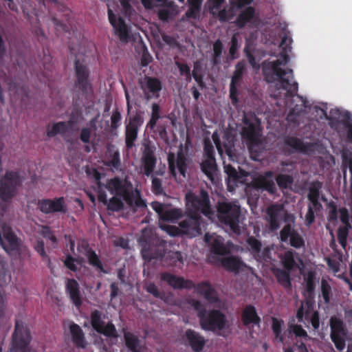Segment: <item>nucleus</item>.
<instances>
[{"label":"nucleus","mask_w":352,"mask_h":352,"mask_svg":"<svg viewBox=\"0 0 352 352\" xmlns=\"http://www.w3.org/2000/svg\"><path fill=\"white\" fill-rule=\"evenodd\" d=\"M291 43L292 39L284 35L280 44L283 52L278 58L274 60H264L261 67L263 78L267 82H278L281 87L287 91V95L292 97L297 93L298 85L294 80L293 69L285 68L290 60L288 52L291 51Z\"/></svg>","instance_id":"1"},{"label":"nucleus","mask_w":352,"mask_h":352,"mask_svg":"<svg viewBox=\"0 0 352 352\" xmlns=\"http://www.w3.org/2000/svg\"><path fill=\"white\" fill-rule=\"evenodd\" d=\"M185 198L187 206L186 218L179 222V226L184 234L195 237L201 234L204 219L200 214L211 219L214 212L211 208L209 195L204 190H201L199 195L188 192Z\"/></svg>","instance_id":"2"},{"label":"nucleus","mask_w":352,"mask_h":352,"mask_svg":"<svg viewBox=\"0 0 352 352\" xmlns=\"http://www.w3.org/2000/svg\"><path fill=\"white\" fill-rule=\"evenodd\" d=\"M189 304L197 312L201 328L204 331H221L227 325L226 315L218 309L207 310L204 304L196 299H190Z\"/></svg>","instance_id":"3"},{"label":"nucleus","mask_w":352,"mask_h":352,"mask_svg":"<svg viewBox=\"0 0 352 352\" xmlns=\"http://www.w3.org/2000/svg\"><path fill=\"white\" fill-rule=\"evenodd\" d=\"M105 188L112 195L122 197L129 207L134 212L146 208V201L141 197L138 190H130L127 183L118 177L108 179Z\"/></svg>","instance_id":"4"},{"label":"nucleus","mask_w":352,"mask_h":352,"mask_svg":"<svg viewBox=\"0 0 352 352\" xmlns=\"http://www.w3.org/2000/svg\"><path fill=\"white\" fill-rule=\"evenodd\" d=\"M217 216L219 222L229 227L234 233H240V223L244 219L240 206L232 202L219 201Z\"/></svg>","instance_id":"5"},{"label":"nucleus","mask_w":352,"mask_h":352,"mask_svg":"<svg viewBox=\"0 0 352 352\" xmlns=\"http://www.w3.org/2000/svg\"><path fill=\"white\" fill-rule=\"evenodd\" d=\"M142 255L144 260L151 261L153 259H162L165 257V263L170 266L181 267L184 264L183 255L181 252H169L166 254L165 242L162 241L158 245H149L142 250Z\"/></svg>","instance_id":"6"},{"label":"nucleus","mask_w":352,"mask_h":352,"mask_svg":"<svg viewBox=\"0 0 352 352\" xmlns=\"http://www.w3.org/2000/svg\"><path fill=\"white\" fill-rule=\"evenodd\" d=\"M22 179L16 171L7 170L0 180V208L4 212L8 203L16 195Z\"/></svg>","instance_id":"7"},{"label":"nucleus","mask_w":352,"mask_h":352,"mask_svg":"<svg viewBox=\"0 0 352 352\" xmlns=\"http://www.w3.org/2000/svg\"><path fill=\"white\" fill-rule=\"evenodd\" d=\"M242 122L243 126L241 132V137L245 140L249 150L252 151L261 142L260 122L255 116L244 113Z\"/></svg>","instance_id":"8"},{"label":"nucleus","mask_w":352,"mask_h":352,"mask_svg":"<svg viewBox=\"0 0 352 352\" xmlns=\"http://www.w3.org/2000/svg\"><path fill=\"white\" fill-rule=\"evenodd\" d=\"M32 337L29 329L23 322L16 320L12 336V352H29Z\"/></svg>","instance_id":"9"},{"label":"nucleus","mask_w":352,"mask_h":352,"mask_svg":"<svg viewBox=\"0 0 352 352\" xmlns=\"http://www.w3.org/2000/svg\"><path fill=\"white\" fill-rule=\"evenodd\" d=\"M156 147L149 140H145L142 146L141 168L146 177L154 172L157 164Z\"/></svg>","instance_id":"10"},{"label":"nucleus","mask_w":352,"mask_h":352,"mask_svg":"<svg viewBox=\"0 0 352 352\" xmlns=\"http://www.w3.org/2000/svg\"><path fill=\"white\" fill-rule=\"evenodd\" d=\"M168 163L170 173L177 181V172L179 174V180H182L187 177V169L188 168L190 161L182 148L178 151L176 158L173 153H170L168 155Z\"/></svg>","instance_id":"11"},{"label":"nucleus","mask_w":352,"mask_h":352,"mask_svg":"<svg viewBox=\"0 0 352 352\" xmlns=\"http://www.w3.org/2000/svg\"><path fill=\"white\" fill-rule=\"evenodd\" d=\"M0 244L9 254L17 253L21 248V239L14 234L12 228L0 221Z\"/></svg>","instance_id":"12"},{"label":"nucleus","mask_w":352,"mask_h":352,"mask_svg":"<svg viewBox=\"0 0 352 352\" xmlns=\"http://www.w3.org/2000/svg\"><path fill=\"white\" fill-rule=\"evenodd\" d=\"M331 341L338 351H342L345 348V340L347 330L343 320L337 317L332 316L329 321Z\"/></svg>","instance_id":"13"},{"label":"nucleus","mask_w":352,"mask_h":352,"mask_svg":"<svg viewBox=\"0 0 352 352\" xmlns=\"http://www.w3.org/2000/svg\"><path fill=\"white\" fill-rule=\"evenodd\" d=\"M90 321L92 328L98 333L107 338H118V334L115 325L109 322L106 325L102 318V313L98 309L91 311Z\"/></svg>","instance_id":"14"},{"label":"nucleus","mask_w":352,"mask_h":352,"mask_svg":"<svg viewBox=\"0 0 352 352\" xmlns=\"http://www.w3.org/2000/svg\"><path fill=\"white\" fill-rule=\"evenodd\" d=\"M75 69V87L80 91L84 96L92 91V85L89 80V70L87 65L80 63L79 60L74 62Z\"/></svg>","instance_id":"15"},{"label":"nucleus","mask_w":352,"mask_h":352,"mask_svg":"<svg viewBox=\"0 0 352 352\" xmlns=\"http://www.w3.org/2000/svg\"><path fill=\"white\" fill-rule=\"evenodd\" d=\"M144 118L136 113L129 119L125 126L124 140L126 150L129 151L135 146V142L138 139L139 128L143 124Z\"/></svg>","instance_id":"16"},{"label":"nucleus","mask_w":352,"mask_h":352,"mask_svg":"<svg viewBox=\"0 0 352 352\" xmlns=\"http://www.w3.org/2000/svg\"><path fill=\"white\" fill-rule=\"evenodd\" d=\"M140 87L144 94V99L150 100L160 98L163 85L159 78L145 76L143 80L140 82Z\"/></svg>","instance_id":"17"},{"label":"nucleus","mask_w":352,"mask_h":352,"mask_svg":"<svg viewBox=\"0 0 352 352\" xmlns=\"http://www.w3.org/2000/svg\"><path fill=\"white\" fill-rule=\"evenodd\" d=\"M37 208L45 214L56 212L65 214L67 212V207L63 197L38 199Z\"/></svg>","instance_id":"18"},{"label":"nucleus","mask_w":352,"mask_h":352,"mask_svg":"<svg viewBox=\"0 0 352 352\" xmlns=\"http://www.w3.org/2000/svg\"><path fill=\"white\" fill-rule=\"evenodd\" d=\"M280 239L282 242L289 241V245L296 249L305 246V240L301 234L290 223L286 224L280 232Z\"/></svg>","instance_id":"19"},{"label":"nucleus","mask_w":352,"mask_h":352,"mask_svg":"<svg viewBox=\"0 0 352 352\" xmlns=\"http://www.w3.org/2000/svg\"><path fill=\"white\" fill-rule=\"evenodd\" d=\"M245 72V63L243 61L237 63L235 65V70L233 73L230 85V98L233 105H236L239 102V91L237 89V86L240 85Z\"/></svg>","instance_id":"20"},{"label":"nucleus","mask_w":352,"mask_h":352,"mask_svg":"<svg viewBox=\"0 0 352 352\" xmlns=\"http://www.w3.org/2000/svg\"><path fill=\"white\" fill-rule=\"evenodd\" d=\"M108 17L111 25L114 29L115 34L118 37L119 40L122 43H128L129 32L125 21L122 17H119L117 20L116 16L110 8H108Z\"/></svg>","instance_id":"21"},{"label":"nucleus","mask_w":352,"mask_h":352,"mask_svg":"<svg viewBox=\"0 0 352 352\" xmlns=\"http://www.w3.org/2000/svg\"><path fill=\"white\" fill-rule=\"evenodd\" d=\"M204 241L206 243L210 245V251L212 253L219 255L226 256L230 253V249L228 245L224 243V239L221 236H212L209 233L204 235Z\"/></svg>","instance_id":"22"},{"label":"nucleus","mask_w":352,"mask_h":352,"mask_svg":"<svg viewBox=\"0 0 352 352\" xmlns=\"http://www.w3.org/2000/svg\"><path fill=\"white\" fill-rule=\"evenodd\" d=\"M162 280L167 283L174 289H191L195 287V283L191 280H186L183 277L177 276L169 272H162L160 274Z\"/></svg>","instance_id":"23"},{"label":"nucleus","mask_w":352,"mask_h":352,"mask_svg":"<svg viewBox=\"0 0 352 352\" xmlns=\"http://www.w3.org/2000/svg\"><path fill=\"white\" fill-rule=\"evenodd\" d=\"M241 322L243 325L248 329L254 326L260 327L261 318L254 305H248L244 307L241 313Z\"/></svg>","instance_id":"24"},{"label":"nucleus","mask_w":352,"mask_h":352,"mask_svg":"<svg viewBox=\"0 0 352 352\" xmlns=\"http://www.w3.org/2000/svg\"><path fill=\"white\" fill-rule=\"evenodd\" d=\"M192 289H195L198 294L203 296L210 303H217L219 301L217 291L208 281H201L195 284Z\"/></svg>","instance_id":"25"},{"label":"nucleus","mask_w":352,"mask_h":352,"mask_svg":"<svg viewBox=\"0 0 352 352\" xmlns=\"http://www.w3.org/2000/svg\"><path fill=\"white\" fill-rule=\"evenodd\" d=\"M184 338L194 352H201L203 351L206 340L199 332L188 329L185 331Z\"/></svg>","instance_id":"26"},{"label":"nucleus","mask_w":352,"mask_h":352,"mask_svg":"<svg viewBox=\"0 0 352 352\" xmlns=\"http://www.w3.org/2000/svg\"><path fill=\"white\" fill-rule=\"evenodd\" d=\"M283 151L290 155L294 153H305L308 151L309 146L304 142L296 137L287 136L283 141Z\"/></svg>","instance_id":"27"},{"label":"nucleus","mask_w":352,"mask_h":352,"mask_svg":"<svg viewBox=\"0 0 352 352\" xmlns=\"http://www.w3.org/2000/svg\"><path fill=\"white\" fill-rule=\"evenodd\" d=\"M274 176V173L271 170L265 172L263 175L259 176L254 179L253 184L255 188L266 190L268 192L273 194L275 192L276 188V184L272 179Z\"/></svg>","instance_id":"28"},{"label":"nucleus","mask_w":352,"mask_h":352,"mask_svg":"<svg viewBox=\"0 0 352 352\" xmlns=\"http://www.w3.org/2000/svg\"><path fill=\"white\" fill-rule=\"evenodd\" d=\"M69 330L72 341L78 349H86L87 342L85 335L82 328L77 324L72 322L69 324Z\"/></svg>","instance_id":"29"},{"label":"nucleus","mask_w":352,"mask_h":352,"mask_svg":"<svg viewBox=\"0 0 352 352\" xmlns=\"http://www.w3.org/2000/svg\"><path fill=\"white\" fill-rule=\"evenodd\" d=\"M65 290L74 305L77 308H79L82 305V302L78 283L75 279L67 278Z\"/></svg>","instance_id":"30"},{"label":"nucleus","mask_w":352,"mask_h":352,"mask_svg":"<svg viewBox=\"0 0 352 352\" xmlns=\"http://www.w3.org/2000/svg\"><path fill=\"white\" fill-rule=\"evenodd\" d=\"M283 207L278 205H272L267 209V221L270 229L276 231L280 228V220L282 217Z\"/></svg>","instance_id":"31"},{"label":"nucleus","mask_w":352,"mask_h":352,"mask_svg":"<svg viewBox=\"0 0 352 352\" xmlns=\"http://www.w3.org/2000/svg\"><path fill=\"white\" fill-rule=\"evenodd\" d=\"M314 296L307 295L306 297L305 302L301 303L300 307L298 309L296 312V318L298 322H303L306 324V322L304 321V318L306 320H309L310 314L314 311Z\"/></svg>","instance_id":"32"},{"label":"nucleus","mask_w":352,"mask_h":352,"mask_svg":"<svg viewBox=\"0 0 352 352\" xmlns=\"http://www.w3.org/2000/svg\"><path fill=\"white\" fill-rule=\"evenodd\" d=\"M222 266L228 271L238 274L245 266L242 259L238 256H229L221 260Z\"/></svg>","instance_id":"33"},{"label":"nucleus","mask_w":352,"mask_h":352,"mask_svg":"<svg viewBox=\"0 0 352 352\" xmlns=\"http://www.w3.org/2000/svg\"><path fill=\"white\" fill-rule=\"evenodd\" d=\"M124 344L131 352H142L143 346L141 340L133 333L123 329Z\"/></svg>","instance_id":"34"},{"label":"nucleus","mask_w":352,"mask_h":352,"mask_svg":"<svg viewBox=\"0 0 352 352\" xmlns=\"http://www.w3.org/2000/svg\"><path fill=\"white\" fill-rule=\"evenodd\" d=\"M70 128L71 127L68 125L67 123H66V122H58L54 123L52 126L50 125L47 126V135L49 138H52L58 134H60L67 142L72 143V141L70 139H67L65 138V133L69 131Z\"/></svg>","instance_id":"35"},{"label":"nucleus","mask_w":352,"mask_h":352,"mask_svg":"<svg viewBox=\"0 0 352 352\" xmlns=\"http://www.w3.org/2000/svg\"><path fill=\"white\" fill-rule=\"evenodd\" d=\"M273 274L275 276L277 282L285 289L292 287L290 271L287 270L276 268L273 270Z\"/></svg>","instance_id":"36"},{"label":"nucleus","mask_w":352,"mask_h":352,"mask_svg":"<svg viewBox=\"0 0 352 352\" xmlns=\"http://www.w3.org/2000/svg\"><path fill=\"white\" fill-rule=\"evenodd\" d=\"M201 171L210 180H213V176L217 169L215 158H205L200 164Z\"/></svg>","instance_id":"37"},{"label":"nucleus","mask_w":352,"mask_h":352,"mask_svg":"<svg viewBox=\"0 0 352 352\" xmlns=\"http://www.w3.org/2000/svg\"><path fill=\"white\" fill-rule=\"evenodd\" d=\"M255 14V9L249 6L242 11L236 19V23L239 28H243L248 22L252 21Z\"/></svg>","instance_id":"38"},{"label":"nucleus","mask_w":352,"mask_h":352,"mask_svg":"<svg viewBox=\"0 0 352 352\" xmlns=\"http://www.w3.org/2000/svg\"><path fill=\"white\" fill-rule=\"evenodd\" d=\"M203 0H188V10L185 15L187 18L197 19L199 17Z\"/></svg>","instance_id":"39"},{"label":"nucleus","mask_w":352,"mask_h":352,"mask_svg":"<svg viewBox=\"0 0 352 352\" xmlns=\"http://www.w3.org/2000/svg\"><path fill=\"white\" fill-rule=\"evenodd\" d=\"M183 217L184 211L181 208H166L161 220L173 223Z\"/></svg>","instance_id":"40"},{"label":"nucleus","mask_w":352,"mask_h":352,"mask_svg":"<svg viewBox=\"0 0 352 352\" xmlns=\"http://www.w3.org/2000/svg\"><path fill=\"white\" fill-rule=\"evenodd\" d=\"M224 171L227 175V183H228V188L229 190H230L231 186H234L236 184L237 182L240 179V177L239 175L238 172L230 164L225 165L224 166Z\"/></svg>","instance_id":"41"},{"label":"nucleus","mask_w":352,"mask_h":352,"mask_svg":"<svg viewBox=\"0 0 352 352\" xmlns=\"http://www.w3.org/2000/svg\"><path fill=\"white\" fill-rule=\"evenodd\" d=\"M88 263L92 267L96 268L100 272L104 274H107L108 272L104 268L103 264L100 261L99 255L96 254L95 250H92L86 256Z\"/></svg>","instance_id":"42"},{"label":"nucleus","mask_w":352,"mask_h":352,"mask_svg":"<svg viewBox=\"0 0 352 352\" xmlns=\"http://www.w3.org/2000/svg\"><path fill=\"white\" fill-rule=\"evenodd\" d=\"M296 252L292 250L286 251L282 257V263L284 268L288 271L292 270L296 266V263L295 261Z\"/></svg>","instance_id":"43"},{"label":"nucleus","mask_w":352,"mask_h":352,"mask_svg":"<svg viewBox=\"0 0 352 352\" xmlns=\"http://www.w3.org/2000/svg\"><path fill=\"white\" fill-rule=\"evenodd\" d=\"M160 112L161 108L160 104L155 102L153 103L151 106V118L146 124L147 128L152 130L156 127L157 121L161 118Z\"/></svg>","instance_id":"44"},{"label":"nucleus","mask_w":352,"mask_h":352,"mask_svg":"<svg viewBox=\"0 0 352 352\" xmlns=\"http://www.w3.org/2000/svg\"><path fill=\"white\" fill-rule=\"evenodd\" d=\"M223 45L221 41L218 38L216 40L212 45V63L216 66L220 64L221 57L223 52Z\"/></svg>","instance_id":"45"},{"label":"nucleus","mask_w":352,"mask_h":352,"mask_svg":"<svg viewBox=\"0 0 352 352\" xmlns=\"http://www.w3.org/2000/svg\"><path fill=\"white\" fill-rule=\"evenodd\" d=\"M246 242L250 253L255 258L256 256L258 255V254L260 252V250L262 248V243L261 241L252 236L247 239Z\"/></svg>","instance_id":"46"},{"label":"nucleus","mask_w":352,"mask_h":352,"mask_svg":"<svg viewBox=\"0 0 352 352\" xmlns=\"http://www.w3.org/2000/svg\"><path fill=\"white\" fill-rule=\"evenodd\" d=\"M276 182L280 188L287 189L293 184L294 179L289 175L279 174L276 177Z\"/></svg>","instance_id":"47"},{"label":"nucleus","mask_w":352,"mask_h":352,"mask_svg":"<svg viewBox=\"0 0 352 352\" xmlns=\"http://www.w3.org/2000/svg\"><path fill=\"white\" fill-rule=\"evenodd\" d=\"M34 249L41 256L43 261L47 263L48 267L52 268L51 259L45 252L44 242L43 241H37Z\"/></svg>","instance_id":"48"},{"label":"nucleus","mask_w":352,"mask_h":352,"mask_svg":"<svg viewBox=\"0 0 352 352\" xmlns=\"http://www.w3.org/2000/svg\"><path fill=\"white\" fill-rule=\"evenodd\" d=\"M322 187V183L320 181H314L311 182L309 187L307 199L309 198H320V189Z\"/></svg>","instance_id":"49"},{"label":"nucleus","mask_w":352,"mask_h":352,"mask_svg":"<svg viewBox=\"0 0 352 352\" xmlns=\"http://www.w3.org/2000/svg\"><path fill=\"white\" fill-rule=\"evenodd\" d=\"M109 210L118 212L124 208V204L120 198L117 197H111L106 205Z\"/></svg>","instance_id":"50"},{"label":"nucleus","mask_w":352,"mask_h":352,"mask_svg":"<svg viewBox=\"0 0 352 352\" xmlns=\"http://www.w3.org/2000/svg\"><path fill=\"white\" fill-rule=\"evenodd\" d=\"M320 287L322 296L324 302L326 304L329 303L331 296L332 294L331 287L325 279L322 278Z\"/></svg>","instance_id":"51"},{"label":"nucleus","mask_w":352,"mask_h":352,"mask_svg":"<svg viewBox=\"0 0 352 352\" xmlns=\"http://www.w3.org/2000/svg\"><path fill=\"white\" fill-rule=\"evenodd\" d=\"M282 324L283 321L278 320L276 318H272V331L275 335V338L278 340L280 342H283L284 340V337L281 334L282 332Z\"/></svg>","instance_id":"52"},{"label":"nucleus","mask_w":352,"mask_h":352,"mask_svg":"<svg viewBox=\"0 0 352 352\" xmlns=\"http://www.w3.org/2000/svg\"><path fill=\"white\" fill-rule=\"evenodd\" d=\"M350 228L351 227L348 226H341L338 229V241L344 249L347 244V236Z\"/></svg>","instance_id":"53"},{"label":"nucleus","mask_w":352,"mask_h":352,"mask_svg":"<svg viewBox=\"0 0 352 352\" xmlns=\"http://www.w3.org/2000/svg\"><path fill=\"white\" fill-rule=\"evenodd\" d=\"M304 321L306 322L305 326L309 327V324L311 323L314 330H318L320 327V316L317 311H314L310 314L308 320L304 318Z\"/></svg>","instance_id":"54"},{"label":"nucleus","mask_w":352,"mask_h":352,"mask_svg":"<svg viewBox=\"0 0 352 352\" xmlns=\"http://www.w3.org/2000/svg\"><path fill=\"white\" fill-rule=\"evenodd\" d=\"M315 275L309 272L306 278L305 290L309 296H314L315 290Z\"/></svg>","instance_id":"55"},{"label":"nucleus","mask_w":352,"mask_h":352,"mask_svg":"<svg viewBox=\"0 0 352 352\" xmlns=\"http://www.w3.org/2000/svg\"><path fill=\"white\" fill-rule=\"evenodd\" d=\"M204 155L205 158H215L214 146L209 138L204 141Z\"/></svg>","instance_id":"56"},{"label":"nucleus","mask_w":352,"mask_h":352,"mask_svg":"<svg viewBox=\"0 0 352 352\" xmlns=\"http://www.w3.org/2000/svg\"><path fill=\"white\" fill-rule=\"evenodd\" d=\"M108 166L118 170L120 169L121 162L120 158V153L116 151L111 155V159L106 164Z\"/></svg>","instance_id":"57"},{"label":"nucleus","mask_w":352,"mask_h":352,"mask_svg":"<svg viewBox=\"0 0 352 352\" xmlns=\"http://www.w3.org/2000/svg\"><path fill=\"white\" fill-rule=\"evenodd\" d=\"M289 328L296 337L304 338L306 340H310V337L301 325L290 324Z\"/></svg>","instance_id":"58"},{"label":"nucleus","mask_w":352,"mask_h":352,"mask_svg":"<svg viewBox=\"0 0 352 352\" xmlns=\"http://www.w3.org/2000/svg\"><path fill=\"white\" fill-rule=\"evenodd\" d=\"M151 189L155 195H161L164 193L162 180L157 177H153Z\"/></svg>","instance_id":"59"},{"label":"nucleus","mask_w":352,"mask_h":352,"mask_svg":"<svg viewBox=\"0 0 352 352\" xmlns=\"http://www.w3.org/2000/svg\"><path fill=\"white\" fill-rule=\"evenodd\" d=\"M11 280V276L9 271L5 267L4 265L0 263V286H3Z\"/></svg>","instance_id":"60"},{"label":"nucleus","mask_w":352,"mask_h":352,"mask_svg":"<svg viewBox=\"0 0 352 352\" xmlns=\"http://www.w3.org/2000/svg\"><path fill=\"white\" fill-rule=\"evenodd\" d=\"M302 111V107H300L299 109L298 105H296L289 111L287 117V120L294 123H297L298 122V118L300 116Z\"/></svg>","instance_id":"61"},{"label":"nucleus","mask_w":352,"mask_h":352,"mask_svg":"<svg viewBox=\"0 0 352 352\" xmlns=\"http://www.w3.org/2000/svg\"><path fill=\"white\" fill-rule=\"evenodd\" d=\"M175 64L179 69L180 75L189 77V80H191L192 73H190V67L186 63H182L178 60H175Z\"/></svg>","instance_id":"62"},{"label":"nucleus","mask_w":352,"mask_h":352,"mask_svg":"<svg viewBox=\"0 0 352 352\" xmlns=\"http://www.w3.org/2000/svg\"><path fill=\"white\" fill-rule=\"evenodd\" d=\"M239 47L240 45L239 44L237 36L236 35H233L231 38L230 47L229 49V54L232 58H236L237 57L236 55Z\"/></svg>","instance_id":"63"},{"label":"nucleus","mask_w":352,"mask_h":352,"mask_svg":"<svg viewBox=\"0 0 352 352\" xmlns=\"http://www.w3.org/2000/svg\"><path fill=\"white\" fill-rule=\"evenodd\" d=\"M258 255L256 256L255 259L258 261H268L271 259V249L267 246L260 250Z\"/></svg>","instance_id":"64"}]
</instances>
